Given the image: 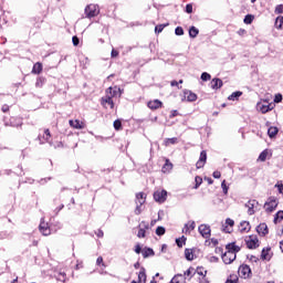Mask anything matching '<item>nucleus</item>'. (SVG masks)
I'll return each instance as SVG.
<instances>
[{"mask_svg": "<svg viewBox=\"0 0 283 283\" xmlns=\"http://www.w3.org/2000/svg\"><path fill=\"white\" fill-rule=\"evenodd\" d=\"M191 230L189 229V224H185L184 229H182V233H190Z\"/></svg>", "mask_w": 283, "mask_h": 283, "instance_id": "59", "label": "nucleus"}, {"mask_svg": "<svg viewBox=\"0 0 283 283\" xmlns=\"http://www.w3.org/2000/svg\"><path fill=\"white\" fill-rule=\"evenodd\" d=\"M221 188L223 190V193H229V187H227V181L226 180L222 181Z\"/></svg>", "mask_w": 283, "mask_h": 283, "instance_id": "45", "label": "nucleus"}, {"mask_svg": "<svg viewBox=\"0 0 283 283\" xmlns=\"http://www.w3.org/2000/svg\"><path fill=\"white\" fill-rule=\"evenodd\" d=\"M243 22H244L247 25H251V23H253V15H251V14L245 15Z\"/></svg>", "mask_w": 283, "mask_h": 283, "instance_id": "38", "label": "nucleus"}, {"mask_svg": "<svg viewBox=\"0 0 283 283\" xmlns=\"http://www.w3.org/2000/svg\"><path fill=\"white\" fill-rule=\"evenodd\" d=\"M166 232H167V230L165 229V227L156 228V235H165Z\"/></svg>", "mask_w": 283, "mask_h": 283, "instance_id": "37", "label": "nucleus"}, {"mask_svg": "<svg viewBox=\"0 0 283 283\" xmlns=\"http://www.w3.org/2000/svg\"><path fill=\"white\" fill-rule=\"evenodd\" d=\"M245 207L248 209V213L249 216H253V213H255V207H258V201L255 200H250L245 203Z\"/></svg>", "mask_w": 283, "mask_h": 283, "instance_id": "13", "label": "nucleus"}, {"mask_svg": "<svg viewBox=\"0 0 283 283\" xmlns=\"http://www.w3.org/2000/svg\"><path fill=\"white\" fill-rule=\"evenodd\" d=\"M143 258H150L151 255H155L154 249L151 248H145L142 251Z\"/></svg>", "mask_w": 283, "mask_h": 283, "instance_id": "25", "label": "nucleus"}, {"mask_svg": "<svg viewBox=\"0 0 283 283\" xmlns=\"http://www.w3.org/2000/svg\"><path fill=\"white\" fill-rule=\"evenodd\" d=\"M240 96H242V92L237 91V92L232 93L228 98H229V101H235V99L240 98Z\"/></svg>", "mask_w": 283, "mask_h": 283, "instance_id": "33", "label": "nucleus"}, {"mask_svg": "<svg viewBox=\"0 0 283 283\" xmlns=\"http://www.w3.org/2000/svg\"><path fill=\"white\" fill-rule=\"evenodd\" d=\"M153 196L155 202H159V205H163V202L167 200V190H156Z\"/></svg>", "mask_w": 283, "mask_h": 283, "instance_id": "5", "label": "nucleus"}, {"mask_svg": "<svg viewBox=\"0 0 283 283\" xmlns=\"http://www.w3.org/2000/svg\"><path fill=\"white\" fill-rule=\"evenodd\" d=\"M147 282V274L145 273V268H142L138 273V283H146Z\"/></svg>", "mask_w": 283, "mask_h": 283, "instance_id": "23", "label": "nucleus"}, {"mask_svg": "<svg viewBox=\"0 0 283 283\" xmlns=\"http://www.w3.org/2000/svg\"><path fill=\"white\" fill-rule=\"evenodd\" d=\"M277 132H279L277 127H270L268 129V134L270 138H275V136H277Z\"/></svg>", "mask_w": 283, "mask_h": 283, "instance_id": "28", "label": "nucleus"}, {"mask_svg": "<svg viewBox=\"0 0 283 283\" xmlns=\"http://www.w3.org/2000/svg\"><path fill=\"white\" fill-rule=\"evenodd\" d=\"M55 277L59 282H66L67 280V274L65 272H57L55 274Z\"/></svg>", "mask_w": 283, "mask_h": 283, "instance_id": "26", "label": "nucleus"}, {"mask_svg": "<svg viewBox=\"0 0 283 283\" xmlns=\"http://www.w3.org/2000/svg\"><path fill=\"white\" fill-rule=\"evenodd\" d=\"M274 103H282V94H276L275 95Z\"/></svg>", "mask_w": 283, "mask_h": 283, "instance_id": "56", "label": "nucleus"}, {"mask_svg": "<svg viewBox=\"0 0 283 283\" xmlns=\"http://www.w3.org/2000/svg\"><path fill=\"white\" fill-rule=\"evenodd\" d=\"M147 200V196L145 195V192H137L136 193V201L137 205L143 206Z\"/></svg>", "mask_w": 283, "mask_h": 283, "instance_id": "20", "label": "nucleus"}, {"mask_svg": "<svg viewBox=\"0 0 283 283\" xmlns=\"http://www.w3.org/2000/svg\"><path fill=\"white\" fill-rule=\"evenodd\" d=\"M239 275L247 280V277H251V268L249 265H241L239 268Z\"/></svg>", "mask_w": 283, "mask_h": 283, "instance_id": "10", "label": "nucleus"}, {"mask_svg": "<svg viewBox=\"0 0 283 283\" xmlns=\"http://www.w3.org/2000/svg\"><path fill=\"white\" fill-rule=\"evenodd\" d=\"M199 32L200 31L198 29H196V27H191L189 29V36H191V39H196V36H198Z\"/></svg>", "mask_w": 283, "mask_h": 283, "instance_id": "31", "label": "nucleus"}, {"mask_svg": "<svg viewBox=\"0 0 283 283\" xmlns=\"http://www.w3.org/2000/svg\"><path fill=\"white\" fill-rule=\"evenodd\" d=\"M147 231H149V223L142 221L138 227L137 238H147Z\"/></svg>", "mask_w": 283, "mask_h": 283, "instance_id": "6", "label": "nucleus"}, {"mask_svg": "<svg viewBox=\"0 0 283 283\" xmlns=\"http://www.w3.org/2000/svg\"><path fill=\"white\" fill-rule=\"evenodd\" d=\"M1 112H3V114H8V112H10V106L8 104H3L1 107Z\"/></svg>", "mask_w": 283, "mask_h": 283, "instance_id": "47", "label": "nucleus"}, {"mask_svg": "<svg viewBox=\"0 0 283 283\" xmlns=\"http://www.w3.org/2000/svg\"><path fill=\"white\" fill-rule=\"evenodd\" d=\"M264 209L265 211H268V213H272V211H275V209H277V199L275 197L269 198L264 205Z\"/></svg>", "mask_w": 283, "mask_h": 283, "instance_id": "4", "label": "nucleus"}, {"mask_svg": "<svg viewBox=\"0 0 283 283\" xmlns=\"http://www.w3.org/2000/svg\"><path fill=\"white\" fill-rule=\"evenodd\" d=\"M186 12H187L188 14H191V12H193V6L187 4V6H186Z\"/></svg>", "mask_w": 283, "mask_h": 283, "instance_id": "55", "label": "nucleus"}, {"mask_svg": "<svg viewBox=\"0 0 283 283\" xmlns=\"http://www.w3.org/2000/svg\"><path fill=\"white\" fill-rule=\"evenodd\" d=\"M182 34H185V31L181 27H178V36H182Z\"/></svg>", "mask_w": 283, "mask_h": 283, "instance_id": "62", "label": "nucleus"}, {"mask_svg": "<svg viewBox=\"0 0 283 283\" xmlns=\"http://www.w3.org/2000/svg\"><path fill=\"white\" fill-rule=\"evenodd\" d=\"M39 231L42 233V235H51L52 234V229H50V224L45 222L44 219H41L40 226H39Z\"/></svg>", "mask_w": 283, "mask_h": 283, "instance_id": "7", "label": "nucleus"}, {"mask_svg": "<svg viewBox=\"0 0 283 283\" xmlns=\"http://www.w3.org/2000/svg\"><path fill=\"white\" fill-rule=\"evenodd\" d=\"M226 283H238V277L237 276H230V279H228L227 281H226Z\"/></svg>", "mask_w": 283, "mask_h": 283, "instance_id": "53", "label": "nucleus"}, {"mask_svg": "<svg viewBox=\"0 0 283 283\" xmlns=\"http://www.w3.org/2000/svg\"><path fill=\"white\" fill-rule=\"evenodd\" d=\"M275 187H277L279 193H283V184L276 185Z\"/></svg>", "mask_w": 283, "mask_h": 283, "instance_id": "61", "label": "nucleus"}, {"mask_svg": "<svg viewBox=\"0 0 283 283\" xmlns=\"http://www.w3.org/2000/svg\"><path fill=\"white\" fill-rule=\"evenodd\" d=\"M275 12H276V14H282L283 13V4L276 6Z\"/></svg>", "mask_w": 283, "mask_h": 283, "instance_id": "50", "label": "nucleus"}, {"mask_svg": "<svg viewBox=\"0 0 283 283\" xmlns=\"http://www.w3.org/2000/svg\"><path fill=\"white\" fill-rule=\"evenodd\" d=\"M96 264H97V266H101V265L105 266V262L103 261V256L97 258Z\"/></svg>", "mask_w": 283, "mask_h": 283, "instance_id": "51", "label": "nucleus"}, {"mask_svg": "<svg viewBox=\"0 0 283 283\" xmlns=\"http://www.w3.org/2000/svg\"><path fill=\"white\" fill-rule=\"evenodd\" d=\"M198 231L200 235H202V238H205L206 240H209V238H211V227L207 224H200Z\"/></svg>", "mask_w": 283, "mask_h": 283, "instance_id": "8", "label": "nucleus"}, {"mask_svg": "<svg viewBox=\"0 0 283 283\" xmlns=\"http://www.w3.org/2000/svg\"><path fill=\"white\" fill-rule=\"evenodd\" d=\"M211 87H212V90H220V87H222V80L213 78L211 81Z\"/></svg>", "mask_w": 283, "mask_h": 283, "instance_id": "24", "label": "nucleus"}, {"mask_svg": "<svg viewBox=\"0 0 283 283\" xmlns=\"http://www.w3.org/2000/svg\"><path fill=\"white\" fill-rule=\"evenodd\" d=\"M118 51L116 49H113L112 52H111V56L112 59H116L118 56Z\"/></svg>", "mask_w": 283, "mask_h": 283, "instance_id": "57", "label": "nucleus"}, {"mask_svg": "<svg viewBox=\"0 0 283 283\" xmlns=\"http://www.w3.org/2000/svg\"><path fill=\"white\" fill-rule=\"evenodd\" d=\"M163 30H165V24H158L155 27L156 34H160V32H163Z\"/></svg>", "mask_w": 283, "mask_h": 283, "instance_id": "41", "label": "nucleus"}, {"mask_svg": "<svg viewBox=\"0 0 283 283\" xmlns=\"http://www.w3.org/2000/svg\"><path fill=\"white\" fill-rule=\"evenodd\" d=\"M184 98H185V101H188L189 103H193V101L198 99V95H196L191 91H185L184 92Z\"/></svg>", "mask_w": 283, "mask_h": 283, "instance_id": "14", "label": "nucleus"}, {"mask_svg": "<svg viewBox=\"0 0 283 283\" xmlns=\"http://www.w3.org/2000/svg\"><path fill=\"white\" fill-rule=\"evenodd\" d=\"M187 244V238L182 235L178 239V248L181 249V247H185Z\"/></svg>", "mask_w": 283, "mask_h": 283, "instance_id": "35", "label": "nucleus"}, {"mask_svg": "<svg viewBox=\"0 0 283 283\" xmlns=\"http://www.w3.org/2000/svg\"><path fill=\"white\" fill-rule=\"evenodd\" d=\"M248 249H258V237H249V240H245Z\"/></svg>", "mask_w": 283, "mask_h": 283, "instance_id": "17", "label": "nucleus"}, {"mask_svg": "<svg viewBox=\"0 0 283 283\" xmlns=\"http://www.w3.org/2000/svg\"><path fill=\"white\" fill-rule=\"evenodd\" d=\"M196 273V270L193 268H189L186 272L185 275H187V277L193 275Z\"/></svg>", "mask_w": 283, "mask_h": 283, "instance_id": "43", "label": "nucleus"}, {"mask_svg": "<svg viewBox=\"0 0 283 283\" xmlns=\"http://www.w3.org/2000/svg\"><path fill=\"white\" fill-rule=\"evenodd\" d=\"M186 224H188V229H189L190 231H193V230L196 229V222H193V221H189V222L186 223Z\"/></svg>", "mask_w": 283, "mask_h": 283, "instance_id": "49", "label": "nucleus"}, {"mask_svg": "<svg viewBox=\"0 0 283 283\" xmlns=\"http://www.w3.org/2000/svg\"><path fill=\"white\" fill-rule=\"evenodd\" d=\"M43 85H45V77H38L36 82H35V87L41 90V87H43Z\"/></svg>", "mask_w": 283, "mask_h": 283, "instance_id": "32", "label": "nucleus"}, {"mask_svg": "<svg viewBox=\"0 0 283 283\" xmlns=\"http://www.w3.org/2000/svg\"><path fill=\"white\" fill-rule=\"evenodd\" d=\"M201 81H211V74L203 72L201 74Z\"/></svg>", "mask_w": 283, "mask_h": 283, "instance_id": "42", "label": "nucleus"}, {"mask_svg": "<svg viewBox=\"0 0 283 283\" xmlns=\"http://www.w3.org/2000/svg\"><path fill=\"white\" fill-rule=\"evenodd\" d=\"M72 43L76 48L78 46V43H81V40L78 39V36L75 35L72 38Z\"/></svg>", "mask_w": 283, "mask_h": 283, "instance_id": "46", "label": "nucleus"}, {"mask_svg": "<svg viewBox=\"0 0 283 283\" xmlns=\"http://www.w3.org/2000/svg\"><path fill=\"white\" fill-rule=\"evenodd\" d=\"M142 252H143V248L139 245V243H137L135 245V253H137V255H140Z\"/></svg>", "mask_w": 283, "mask_h": 283, "instance_id": "48", "label": "nucleus"}, {"mask_svg": "<svg viewBox=\"0 0 283 283\" xmlns=\"http://www.w3.org/2000/svg\"><path fill=\"white\" fill-rule=\"evenodd\" d=\"M283 219V210H280L276 212L274 217V224H277L279 220L281 221Z\"/></svg>", "mask_w": 283, "mask_h": 283, "instance_id": "34", "label": "nucleus"}, {"mask_svg": "<svg viewBox=\"0 0 283 283\" xmlns=\"http://www.w3.org/2000/svg\"><path fill=\"white\" fill-rule=\"evenodd\" d=\"M226 249L228 251L222 255V260L224 264H231V262L235 261V253H239L240 247L235 245V243H229Z\"/></svg>", "mask_w": 283, "mask_h": 283, "instance_id": "2", "label": "nucleus"}, {"mask_svg": "<svg viewBox=\"0 0 283 283\" xmlns=\"http://www.w3.org/2000/svg\"><path fill=\"white\" fill-rule=\"evenodd\" d=\"M256 231L260 235H266L269 233V226L266 223H260Z\"/></svg>", "mask_w": 283, "mask_h": 283, "instance_id": "19", "label": "nucleus"}, {"mask_svg": "<svg viewBox=\"0 0 283 283\" xmlns=\"http://www.w3.org/2000/svg\"><path fill=\"white\" fill-rule=\"evenodd\" d=\"M147 106L149 109H160V107H163V102H160V99L149 101Z\"/></svg>", "mask_w": 283, "mask_h": 283, "instance_id": "18", "label": "nucleus"}, {"mask_svg": "<svg viewBox=\"0 0 283 283\" xmlns=\"http://www.w3.org/2000/svg\"><path fill=\"white\" fill-rule=\"evenodd\" d=\"M256 109H259L261 114H266L273 109V104H269V102H260L256 104Z\"/></svg>", "mask_w": 283, "mask_h": 283, "instance_id": "9", "label": "nucleus"}, {"mask_svg": "<svg viewBox=\"0 0 283 283\" xmlns=\"http://www.w3.org/2000/svg\"><path fill=\"white\" fill-rule=\"evenodd\" d=\"M41 138L43 140L42 144L48 143L49 145H52V133L49 130V128L44 129Z\"/></svg>", "mask_w": 283, "mask_h": 283, "instance_id": "15", "label": "nucleus"}, {"mask_svg": "<svg viewBox=\"0 0 283 283\" xmlns=\"http://www.w3.org/2000/svg\"><path fill=\"white\" fill-rule=\"evenodd\" d=\"M174 169V164L169 161V159H166L165 165L161 168L163 174H169Z\"/></svg>", "mask_w": 283, "mask_h": 283, "instance_id": "21", "label": "nucleus"}, {"mask_svg": "<svg viewBox=\"0 0 283 283\" xmlns=\"http://www.w3.org/2000/svg\"><path fill=\"white\" fill-rule=\"evenodd\" d=\"M113 127H114L115 132H120V130H123V122H120V119H116V120L113 123Z\"/></svg>", "mask_w": 283, "mask_h": 283, "instance_id": "27", "label": "nucleus"}, {"mask_svg": "<svg viewBox=\"0 0 283 283\" xmlns=\"http://www.w3.org/2000/svg\"><path fill=\"white\" fill-rule=\"evenodd\" d=\"M123 92L120 91V87L118 86H109L108 88H106L105 91V96H103L99 99V103L102 106L105 107V109H107V107H109V109H114V98H116V96H122Z\"/></svg>", "mask_w": 283, "mask_h": 283, "instance_id": "1", "label": "nucleus"}, {"mask_svg": "<svg viewBox=\"0 0 283 283\" xmlns=\"http://www.w3.org/2000/svg\"><path fill=\"white\" fill-rule=\"evenodd\" d=\"M274 25L276 30H283V17L276 18Z\"/></svg>", "mask_w": 283, "mask_h": 283, "instance_id": "29", "label": "nucleus"}, {"mask_svg": "<svg viewBox=\"0 0 283 283\" xmlns=\"http://www.w3.org/2000/svg\"><path fill=\"white\" fill-rule=\"evenodd\" d=\"M226 224H228V227H233L235 224V221H233L231 218H228L226 220Z\"/></svg>", "mask_w": 283, "mask_h": 283, "instance_id": "54", "label": "nucleus"}, {"mask_svg": "<svg viewBox=\"0 0 283 283\" xmlns=\"http://www.w3.org/2000/svg\"><path fill=\"white\" fill-rule=\"evenodd\" d=\"M205 180H207L208 185H211L213 182V179L206 177Z\"/></svg>", "mask_w": 283, "mask_h": 283, "instance_id": "64", "label": "nucleus"}, {"mask_svg": "<svg viewBox=\"0 0 283 283\" xmlns=\"http://www.w3.org/2000/svg\"><path fill=\"white\" fill-rule=\"evenodd\" d=\"M261 258L262 260H269V253L266 252V250H262Z\"/></svg>", "mask_w": 283, "mask_h": 283, "instance_id": "52", "label": "nucleus"}, {"mask_svg": "<svg viewBox=\"0 0 283 283\" xmlns=\"http://www.w3.org/2000/svg\"><path fill=\"white\" fill-rule=\"evenodd\" d=\"M195 273H197V275H201V277H206L207 275V271L203 268H197Z\"/></svg>", "mask_w": 283, "mask_h": 283, "instance_id": "36", "label": "nucleus"}, {"mask_svg": "<svg viewBox=\"0 0 283 283\" xmlns=\"http://www.w3.org/2000/svg\"><path fill=\"white\" fill-rule=\"evenodd\" d=\"M195 182H196V185H195L193 189H198V187H200V185H202V177L197 176L195 178Z\"/></svg>", "mask_w": 283, "mask_h": 283, "instance_id": "39", "label": "nucleus"}, {"mask_svg": "<svg viewBox=\"0 0 283 283\" xmlns=\"http://www.w3.org/2000/svg\"><path fill=\"white\" fill-rule=\"evenodd\" d=\"M43 72V63L36 62L32 67V74H41Z\"/></svg>", "mask_w": 283, "mask_h": 283, "instance_id": "22", "label": "nucleus"}, {"mask_svg": "<svg viewBox=\"0 0 283 283\" xmlns=\"http://www.w3.org/2000/svg\"><path fill=\"white\" fill-rule=\"evenodd\" d=\"M240 233H249L251 231V223L249 221H242L239 226Z\"/></svg>", "mask_w": 283, "mask_h": 283, "instance_id": "16", "label": "nucleus"}, {"mask_svg": "<svg viewBox=\"0 0 283 283\" xmlns=\"http://www.w3.org/2000/svg\"><path fill=\"white\" fill-rule=\"evenodd\" d=\"M143 206H140V203H137L136 209H135V213L136 216H140V213H143Z\"/></svg>", "mask_w": 283, "mask_h": 283, "instance_id": "44", "label": "nucleus"}, {"mask_svg": "<svg viewBox=\"0 0 283 283\" xmlns=\"http://www.w3.org/2000/svg\"><path fill=\"white\" fill-rule=\"evenodd\" d=\"M185 258H186V260H188V261L193 260V250H191V249H186V250H185Z\"/></svg>", "mask_w": 283, "mask_h": 283, "instance_id": "30", "label": "nucleus"}, {"mask_svg": "<svg viewBox=\"0 0 283 283\" xmlns=\"http://www.w3.org/2000/svg\"><path fill=\"white\" fill-rule=\"evenodd\" d=\"M167 145H176V138H169L166 140Z\"/></svg>", "mask_w": 283, "mask_h": 283, "instance_id": "58", "label": "nucleus"}, {"mask_svg": "<svg viewBox=\"0 0 283 283\" xmlns=\"http://www.w3.org/2000/svg\"><path fill=\"white\" fill-rule=\"evenodd\" d=\"M266 156H269V151L263 150L259 156V160H261V163H264V160H266Z\"/></svg>", "mask_w": 283, "mask_h": 283, "instance_id": "40", "label": "nucleus"}, {"mask_svg": "<svg viewBox=\"0 0 283 283\" xmlns=\"http://www.w3.org/2000/svg\"><path fill=\"white\" fill-rule=\"evenodd\" d=\"M207 163V151L202 150L199 157V160L196 164L197 169H202Z\"/></svg>", "mask_w": 283, "mask_h": 283, "instance_id": "12", "label": "nucleus"}, {"mask_svg": "<svg viewBox=\"0 0 283 283\" xmlns=\"http://www.w3.org/2000/svg\"><path fill=\"white\" fill-rule=\"evenodd\" d=\"M69 125L72 129H85V122H81V119H70Z\"/></svg>", "mask_w": 283, "mask_h": 283, "instance_id": "11", "label": "nucleus"}, {"mask_svg": "<svg viewBox=\"0 0 283 283\" xmlns=\"http://www.w3.org/2000/svg\"><path fill=\"white\" fill-rule=\"evenodd\" d=\"M86 19H94V17H98L101 14V8L97 4L91 3L86 6L85 10Z\"/></svg>", "mask_w": 283, "mask_h": 283, "instance_id": "3", "label": "nucleus"}, {"mask_svg": "<svg viewBox=\"0 0 283 283\" xmlns=\"http://www.w3.org/2000/svg\"><path fill=\"white\" fill-rule=\"evenodd\" d=\"M170 283H178V275H175V276L171 279Z\"/></svg>", "mask_w": 283, "mask_h": 283, "instance_id": "63", "label": "nucleus"}, {"mask_svg": "<svg viewBox=\"0 0 283 283\" xmlns=\"http://www.w3.org/2000/svg\"><path fill=\"white\" fill-rule=\"evenodd\" d=\"M212 176H213V178H220L221 176H222V174H220V171H214L213 174H212Z\"/></svg>", "mask_w": 283, "mask_h": 283, "instance_id": "60", "label": "nucleus"}]
</instances>
